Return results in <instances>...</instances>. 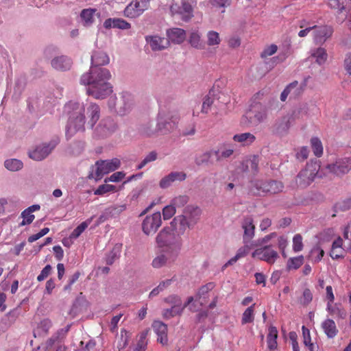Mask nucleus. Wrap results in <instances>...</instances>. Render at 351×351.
Masks as SVG:
<instances>
[{"mask_svg": "<svg viewBox=\"0 0 351 351\" xmlns=\"http://www.w3.org/2000/svg\"><path fill=\"white\" fill-rule=\"evenodd\" d=\"M110 58L102 51H95L91 56V66L89 72L84 73L80 84L88 86L86 93L97 99H103L112 92V85L108 82L111 77L108 69L101 67L109 63Z\"/></svg>", "mask_w": 351, "mask_h": 351, "instance_id": "obj_1", "label": "nucleus"}, {"mask_svg": "<svg viewBox=\"0 0 351 351\" xmlns=\"http://www.w3.org/2000/svg\"><path fill=\"white\" fill-rule=\"evenodd\" d=\"M184 232L182 225H178L172 220L169 226L164 227L158 233L156 242L159 247L180 254L183 245L182 235Z\"/></svg>", "mask_w": 351, "mask_h": 351, "instance_id": "obj_2", "label": "nucleus"}, {"mask_svg": "<svg viewBox=\"0 0 351 351\" xmlns=\"http://www.w3.org/2000/svg\"><path fill=\"white\" fill-rule=\"evenodd\" d=\"M69 107L72 109V111L70 112L66 127V136L71 138L77 132L85 130L86 115L85 106L83 103L70 102Z\"/></svg>", "mask_w": 351, "mask_h": 351, "instance_id": "obj_3", "label": "nucleus"}, {"mask_svg": "<svg viewBox=\"0 0 351 351\" xmlns=\"http://www.w3.org/2000/svg\"><path fill=\"white\" fill-rule=\"evenodd\" d=\"M248 193L254 196H266L281 192L284 188L283 184L274 180L254 179L250 181Z\"/></svg>", "mask_w": 351, "mask_h": 351, "instance_id": "obj_4", "label": "nucleus"}, {"mask_svg": "<svg viewBox=\"0 0 351 351\" xmlns=\"http://www.w3.org/2000/svg\"><path fill=\"white\" fill-rule=\"evenodd\" d=\"M176 125V121L169 112L160 111L158 114L156 129H152L151 125H147L144 128L143 132L147 136H151L155 132L166 134L172 132Z\"/></svg>", "mask_w": 351, "mask_h": 351, "instance_id": "obj_5", "label": "nucleus"}, {"mask_svg": "<svg viewBox=\"0 0 351 351\" xmlns=\"http://www.w3.org/2000/svg\"><path fill=\"white\" fill-rule=\"evenodd\" d=\"M201 215V209L198 206L193 205L186 206L182 215L175 217L173 219V223L178 225H182L183 230L186 231V228L193 229L197 223Z\"/></svg>", "mask_w": 351, "mask_h": 351, "instance_id": "obj_6", "label": "nucleus"}, {"mask_svg": "<svg viewBox=\"0 0 351 351\" xmlns=\"http://www.w3.org/2000/svg\"><path fill=\"white\" fill-rule=\"evenodd\" d=\"M267 104H250L249 110L242 117V123L249 125H257L267 118Z\"/></svg>", "mask_w": 351, "mask_h": 351, "instance_id": "obj_7", "label": "nucleus"}, {"mask_svg": "<svg viewBox=\"0 0 351 351\" xmlns=\"http://www.w3.org/2000/svg\"><path fill=\"white\" fill-rule=\"evenodd\" d=\"M60 139L56 137L48 142H43L28 151V156L35 161H42L47 158L59 144Z\"/></svg>", "mask_w": 351, "mask_h": 351, "instance_id": "obj_8", "label": "nucleus"}, {"mask_svg": "<svg viewBox=\"0 0 351 351\" xmlns=\"http://www.w3.org/2000/svg\"><path fill=\"white\" fill-rule=\"evenodd\" d=\"M319 165L315 161L307 163L295 177V184L298 187L305 189L312 183L319 169Z\"/></svg>", "mask_w": 351, "mask_h": 351, "instance_id": "obj_9", "label": "nucleus"}, {"mask_svg": "<svg viewBox=\"0 0 351 351\" xmlns=\"http://www.w3.org/2000/svg\"><path fill=\"white\" fill-rule=\"evenodd\" d=\"M121 165V162L118 158H112L111 160H99L95 162V171L92 169V171L88 176V179H95V180H100L104 175L107 174L111 171L117 169ZM94 167H92L93 169Z\"/></svg>", "mask_w": 351, "mask_h": 351, "instance_id": "obj_10", "label": "nucleus"}, {"mask_svg": "<svg viewBox=\"0 0 351 351\" xmlns=\"http://www.w3.org/2000/svg\"><path fill=\"white\" fill-rule=\"evenodd\" d=\"M194 4L195 0H181V5L173 3L170 6V12L173 15L178 14L183 21L188 22L193 17Z\"/></svg>", "mask_w": 351, "mask_h": 351, "instance_id": "obj_11", "label": "nucleus"}, {"mask_svg": "<svg viewBox=\"0 0 351 351\" xmlns=\"http://www.w3.org/2000/svg\"><path fill=\"white\" fill-rule=\"evenodd\" d=\"M328 5L336 11V21L342 23L351 10V0H328Z\"/></svg>", "mask_w": 351, "mask_h": 351, "instance_id": "obj_12", "label": "nucleus"}, {"mask_svg": "<svg viewBox=\"0 0 351 351\" xmlns=\"http://www.w3.org/2000/svg\"><path fill=\"white\" fill-rule=\"evenodd\" d=\"M117 129V124L111 117H106L100 121L94 130V136L105 138L112 135Z\"/></svg>", "mask_w": 351, "mask_h": 351, "instance_id": "obj_13", "label": "nucleus"}, {"mask_svg": "<svg viewBox=\"0 0 351 351\" xmlns=\"http://www.w3.org/2000/svg\"><path fill=\"white\" fill-rule=\"evenodd\" d=\"M326 169L329 173L341 177L351 170V157L338 158L335 162L328 164Z\"/></svg>", "mask_w": 351, "mask_h": 351, "instance_id": "obj_14", "label": "nucleus"}, {"mask_svg": "<svg viewBox=\"0 0 351 351\" xmlns=\"http://www.w3.org/2000/svg\"><path fill=\"white\" fill-rule=\"evenodd\" d=\"M149 0H135L129 3L124 10V16L135 19L148 9Z\"/></svg>", "mask_w": 351, "mask_h": 351, "instance_id": "obj_15", "label": "nucleus"}, {"mask_svg": "<svg viewBox=\"0 0 351 351\" xmlns=\"http://www.w3.org/2000/svg\"><path fill=\"white\" fill-rule=\"evenodd\" d=\"M162 224L161 215L160 212L147 216L142 223L143 232L147 234H154Z\"/></svg>", "mask_w": 351, "mask_h": 351, "instance_id": "obj_16", "label": "nucleus"}, {"mask_svg": "<svg viewBox=\"0 0 351 351\" xmlns=\"http://www.w3.org/2000/svg\"><path fill=\"white\" fill-rule=\"evenodd\" d=\"M178 256V254L162 249L161 254L153 259L152 265L154 268L171 266L177 260Z\"/></svg>", "mask_w": 351, "mask_h": 351, "instance_id": "obj_17", "label": "nucleus"}, {"mask_svg": "<svg viewBox=\"0 0 351 351\" xmlns=\"http://www.w3.org/2000/svg\"><path fill=\"white\" fill-rule=\"evenodd\" d=\"M253 258H258L261 261L273 264L279 257L276 251L272 250L270 245H266L262 248L256 250L252 254Z\"/></svg>", "mask_w": 351, "mask_h": 351, "instance_id": "obj_18", "label": "nucleus"}, {"mask_svg": "<svg viewBox=\"0 0 351 351\" xmlns=\"http://www.w3.org/2000/svg\"><path fill=\"white\" fill-rule=\"evenodd\" d=\"M51 66L58 71H68L73 66V60L65 55L56 56L51 60Z\"/></svg>", "mask_w": 351, "mask_h": 351, "instance_id": "obj_19", "label": "nucleus"}, {"mask_svg": "<svg viewBox=\"0 0 351 351\" xmlns=\"http://www.w3.org/2000/svg\"><path fill=\"white\" fill-rule=\"evenodd\" d=\"M84 106L85 114L88 119L87 125L92 129L100 117V108L99 105L92 102H86Z\"/></svg>", "mask_w": 351, "mask_h": 351, "instance_id": "obj_20", "label": "nucleus"}, {"mask_svg": "<svg viewBox=\"0 0 351 351\" xmlns=\"http://www.w3.org/2000/svg\"><path fill=\"white\" fill-rule=\"evenodd\" d=\"M290 121L291 117L288 114L277 119L271 127V132L280 136L287 134L290 128Z\"/></svg>", "mask_w": 351, "mask_h": 351, "instance_id": "obj_21", "label": "nucleus"}, {"mask_svg": "<svg viewBox=\"0 0 351 351\" xmlns=\"http://www.w3.org/2000/svg\"><path fill=\"white\" fill-rule=\"evenodd\" d=\"M133 105L132 97L128 93H124L121 97L117 100L115 106L119 115L123 116L128 113Z\"/></svg>", "mask_w": 351, "mask_h": 351, "instance_id": "obj_22", "label": "nucleus"}, {"mask_svg": "<svg viewBox=\"0 0 351 351\" xmlns=\"http://www.w3.org/2000/svg\"><path fill=\"white\" fill-rule=\"evenodd\" d=\"M186 178V175L182 171H172L163 177L159 183L161 189H167L175 181H184Z\"/></svg>", "mask_w": 351, "mask_h": 351, "instance_id": "obj_23", "label": "nucleus"}, {"mask_svg": "<svg viewBox=\"0 0 351 351\" xmlns=\"http://www.w3.org/2000/svg\"><path fill=\"white\" fill-rule=\"evenodd\" d=\"M314 39L317 45H322L326 40L330 38L333 33V28L331 26H322L314 29Z\"/></svg>", "mask_w": 351, "mask_h": 351, "instance_id": "obj_24", "label": "nucleus"}, {"mask_svg": "<svg viewBox=\"0 0 351 351\" xmlns=\"http://www.w3.org/2000/svg\"><path fill=\"white\" fill-rule=\"evenodd\" d=\"M167 36L169 43L171 41L178 45L182 43L186 38L185 30L178 27L168 29L167 30Z\"/></svg>", "mask_w": 351, "mask_h": 351, "instance_id": "obj_25", "label": "nucleus"}, {"mask_svg": "<svg viewBox=\"0 0 351 351\" xmlns=\"http://www.w3.org/2000/svg\"><path fill=\"white\" fill-rule=\"evenodd\" d=\"M145 40L153 51H162L169 45V40L158 36H147Z\"/></svg>", "mask_w": 351, "mask_h": 351, "instance_id": "obj_26", "label": "nucleus"}, {"mask_svg": "<svg viewBox=\"0 0 351 351\" xmlns=\"http://www.w3.org/2000/svg\"><path fill=\"white\" fill-rule=\"evenodd\" d=\"M254 221L252 217H246L242 223V228L244 230L243 236V242L248 243L254 236L255 226L253 223Z\"/></svg>", "mask_w": 351, "mask_h": 351, "instance_id": "obj_27", "label": "nucleus"}, {"mask_svg": "<svg viewBox=\"0 0 351 351\" xmlns=\"http://www.w3.org/2000/svg\"><path fill=\"white\" fill-rule=\"evenodd\" d=\"M259 160L257 156H252L250 158L243 160L239 167L242 172L251 171L254 175L258 172Z\"/></svg>", "mask_w": 351, "mask_h": 351, "instance_id": "obj_28", "label": "nucleus"}, {"mask_svg": "<svg viewBox=\"0 0 351 351\" xmlns=\"http://www.w3.org/2000/svg\"><path fill=\"white\" fill-rule=\"evenodd\" d=\"M152 328L158 335L157 341L162 345L167 343V326L160 321H154Z\"/></svg>", "mask_w": 351, "mask_h": 351, "instance_id": "obj_29", "label": "nucleus"}, {"mask_svg": "<svg viewBox=\"0 0 351 351\" xmlns=\"http://www.w3.org/2000/svg\"><path fill=\"white\" fill-rule=\"evenodd\" d=\"M27 84V78L25 75H21L15 80L14 86L13 88V94L12 96V99L18 101L24 91Z\"/></svg>", "mask_w": 351, "mask_h": 351, "instance_id": "obj_30", "label": "nucleus"}, {"mask_svg": "<svg viewBox=\"0 0 351 351\" xmlns=\"http://www.w3.org/2000/svg\"><path fill=\"white\" fill-rule=\"evenodd\" d=\"M215 91L216 90L214 88L210 89L208 94L204 97L201 110L202 113L207 114L212 106L215 108L219 107L217 104H215Z\"/></svg>", "mask_w": 351, "mask_h": 351, "instance_id": "obj_31", "label": "nucleus"}, {"mask_svg": "<svg viewBox=\"0 0 351 351\" xmlns=\"http://www.w3.org/2000/svg\"><path fill=\"white\" fill-rule=\"evenodd\" d=\"M215 287L214 282H208L202 286L195 296V300H199V304L203 306L206 302L207 295Z\"/></svg>", "mask_w": 351, "mask_h": 351, "instance_id": "obj_32", "label": "nucleus"}, {"mask_svg": "<svg viewBox=\"0 0 351 351\" xmlns=\"http://www.w3.org/2000/svg\"><path fill=\"white\" fill-rule=\"evenodd\" d=\"M322 327L324 332L326 333V336L330 339L335 337L338 333V330L336 327V324L332 319H326L322 323Z\"/></svg>", "mask_w": 351, "mask_h": 351, "instance_id": "obj_33", "label": "nucleus"}, {"mask_svg": "<svg viewBox=\"0 0 351 351\" xmlns=\"http://www.w3.org/2000/svg\"><path fill=\"white\" fill-rule=\"evenodd\" d=\"M300 90L298 81L290 83L281 93L280 100L285 101L289 94H292L293 96L298 95L300 93Z\"/></svg>", "mask_w": 351, "mask_h": 351, "instance_id": "obj_34", "label": "nucleus"}, {"mask_svg": "<svg viewBox=\"0 0 351 351\" xmlns=\"http://www.w3.org/2000/svg\"><path fill=\"white\" fill-rule=\"evenodd\" d=\"M86 300L83 295L82 293H80L74 300L73 305L71 308V313L77 314L86 307Z\"/></svg>", "mask_w": 351, "mask_h": 351, "instance_id": "obj_35", "label": "nucleus"}, {"mask_svg": "<svg viewBox=\"0 0 351 351\" xmlns=\"http://www.w3.org/2000/svg\"><path fill=\"white\" fill-rule=\"evenodd\" d=\"M213 154L214 151L210 150L201 154L196 155L195 158V163L199 167L213 164L210 158Z\"/></svg>", "mask_w": 351, "mask_h": 351, "instance_id": "obj_36", "label": "nucleus"}, {"mask_svg": "<svg viewBox=\"0 0 351 351\" xmlns=\"http://www.w3.org/2000/svg\"><path fill=\"white\" fill-rule=\"evenodd\" d=\"M278 330L275 326L269 328V333L267 337V346L272 350L277 348Z\"/></svg>", "mask_w": 351, "mask_h": 351, "instance_id": "obj_37", "label": "nucleus"}, {"mask_svg": "<svg viewBox=\"0 0 351 351\" xmlns=\"http://www.w3.org/2000/svg\"><path fill=\"white\" fill-rule=\"evenodd\" d=\"M233 139L234 141L243 143V145H247L252 143L255 141L256 137L254 134L250 132H246L235 134L233 136Z\"/></svg>", "mask_w": 351, "mask_h": 351, "instance_id": "obj_38", "label": "nucleus"}, {"mask_svg": "<svg viewBox=\"0 0 351 351\" xmlns=\"http://www.w3.org/2000/svg\"><path fill=\"white\" fill-rule=\"evenodd\" d=\"M96 11L95 9H84L80 13V17L83 21L84 26H90L94 21L93 14Z\"/></svg>", "mask_w": 351, "mask_h": 351, "instance_id": "obj_39", "label": "nucleus"}, {"mask_svg": "<svg viewBox=\"0 0 351 351\" xmlns=\"http://www.w3.org/2000/svg\"><path fill=\"white\" fill-rule=\"evenodd\" d=\"M189 42L194 48L199 49L204 48V43L201 40V36L197 31L192 32L190 34Z\"/></svg>", "mask_w": 351, "mask_h": 351, "instance_id": "obj_40", "label": "nucleus"}, {"mask_svg": "<svg viewBox=\"0 0 351 351\" xmlns=\"http://www.w3.org/2000/svg\"><path fill=\"white\" fill-rule=\"evenodd\" d=\"M304 263V256L302 255L290 258L287 263V270L298 269Z\"/></svg>", "mask_w": 351, "mask_h": 351, "instance_id": "obj_41", "label": "nucleus"}, {"mask_svg": "<svg viewBox=\"0 0 351 351\" xmlns=\"http://www.w3.org/2000/svg\"><path fill=\"white\" fill-rule=\"evenodd\" d=\"M94 216L90 218L86 219L85 221H83L79 226H77L71 232L70 235L71 239H77L78 238L81 234L86 229L88 226L91 223Z\"/></svg>", "mask_w": 351, "mask_h": 351, "instance_id": "obj_42", "label": "nucleus"}, {"mask_svg": "<svg viewBox=\"0 0 351 351\" xmlns=\"http://www.w3.org/2000/svg\"><path fill=\"white\" fill-rule=\"evenodd\" d=\"M4 166L9 171H16L23 168V163L20 160L12 158L6 160L4 162Z\"/></svg>", "mask_w": 351, "mask_h": 351, "instance_id": "obj_43", "label": "nucleus"}, {"mask_svg": "<svg viewBox=\"0 0 351 351\" xmlns=\"http://www.w3.org/2000/svg\"><path fill=\"white\" fill-rule=\"evenodd\" d=\"M343 240L341 237H339L337 239L333 241L332 244V249L330 252V256L332 259H339L344 256L342 254L336 253V250L341 248Z\"/></svg>", "mask_w": 351, "mask_h": 351, "instance_id": "obj_44", "label": "nucleus"}, {"mask_svg": "<svg viewBox=\"0 0 351 351\" xmlns=\"http://www.w3.org/2000/svg\"><path fill=\"white\" fill-rule=\"evenodd\" d=\"M327 310L331 315H336L341 319H344L346 317V311L341 308L337 304L332 306L330 303H328Z\"/></svg>", "mask_w": 351, "mask_h": 351, "instance_id": "obj_45", "label": "nucleus"}, {"mask_svg": "<svg viewBox=\"0 0 351 351\" xmlns=\"http://www.w3.org/2000/svg\"><path fill=\"white\" fill-rule=\"evenodd\" d=\"M311 147L314 154L320 157L323 154V147L321 141L317 137H313L311 140Z\"/></svg>", "mask_w": 351, "mask_h": 351, "instance_id": "obj_46", "label": "nucleus"}, {"mask_svg": "<svg viewBox=\"0 0 351 351\" xmlns=\"http://www.w3.org/2000/svg\"><path fill=\"white\" fill-rule=\"evenodd\" d=\"M312 55L316 58V62L319 64L324 63L328 57L326 49L322 47L317 48Z\"/></svg>", "mask_w": 351, "mask_h": 351, "instance_id": "obj_47", "label": "nucleus"}, {"mask_svg": "<svg viewBox=\"0 0 351 351\" xmlns=\"http://www.w3.org/2000/svg\"><path fill=\"white\" fill-rule=\"evenodd\" d=\"M125 208V205L112 206L106 208V210L108 212L110 218H114L119 216Z\"/></svg>", "mask_w": 351, "mask_h": 351, "instance_id": "obj_48", "label": "nucleus"}, {"mask_svg": "<svg viewBox=\"0 0 351 351\" xmlns=\"http://www.w3.org/2000/svg\"><path fill=\"white\" fill-rule=\"evenodd\" d=\"M183 308L179 306H171L170 308H167L163 311V317L165 319H170L177 315L182 314Z\"/></svg>", "mask_w": 351, "mask_h": 351, "instance_id": "obj_49", "label": "nucleus"}, {"mask_svg": "<svg viewBox=\"0 0 351 351\" xmlns=\"http://www.w3.org/2000/svg\"><path fill=\"white\" fill-rule=\"evenodd\" d=\"M171 284V280H166L160 282V284L154 288L149 293V297L153 298L159 294Z\"/></svg>", "mask_w": 351, "mask_h": 351, "instance_id": "obj_50", "label": "nucleus"}, {"mask_svg": "<svg viewBox=\"0 0 351 351\" xmlns=\"http://www.w3.org/2000/svg\"><path fill=\"white\" fill-rule=\"evenodd\" d=\"M255 304L249 306L243 313L242 324L252 323L254 321V308Z\"/></svg>", "mask_w": 351, "mask_h": 351, "instance_id": "obj_51", "label": "nucleus"}, {"mask_svg": "<svg viewBox=\"0 0 351 351\" xmlns=\"http://www.w3.org/2000/svg\"><path fill=\"white\" fill-rule=\"evenodd\" d=\"M116 190V186L112 184H101L94 191L95 195H103L109 192H114Z\"/></svg>", "mask_w": 351, "mask_h": 351, "instance_id": "obj_52", "label": "nucleus"}, {"mask_svg": "<svg viewBox=\"0 0 351 351\" xmlns=\"http://www.w3.org/2000/svg\"><path fill=\"white\" fill-rule=\"evenodd\" d=\"M59 49L53 45L47 47L44 50V56L47 59H52L56 56H59Z\"/></svg>", "mask_w": 351, "mask_h": 351, "instance_id": "obj_53", "label": "nucleus"}, {"mask_svg": "<svg viewBox=\"0 0 351 351\" xmlns=\"http://www.w3.org/2000/svg\"><path fill=\"white\" fill-rule=\"evenodd\" d=\"M207 43L210 46L219 45L220 43L219 36L217 32L209 31L207 34Z\"/></svg>", "mask_w": 351, "mask_h": 351, "instance_id": "obj_54", "label": "nucleus"}, {"mask_svg": "<svg viewBox=\"0 0 351 351\" xmlns=\"http://www.w3.org/2000/svg\"><path fill=\"white\" fill-rule=\"evenodd\" d=\"M250 104H267L265 101V91L260 90L255 93L251 99Z\"/></svg>", "mask_w": 351, "mask_h": 351, "instance_id": "obj_55", "label": "nucleus"}, {"mask_svg": "<svg viewBox=\"0 0 351 351\" xmlns=\"http://www.w3.org/2000/svg\"><path fill=\"white\" fill-rule=\"evenodd\" d=\"M302 248V237L300 234H297L293 238V250L295 252H300Z\"/></svg>", "mask_w": 351, "mask_h": 351, "instance_id": "obj_56", "label": "nucleus"}, {"mask_svg": "<svg viewBox=\"0 0 351 351\" xmlns=\"http://www.w3.org/2000/svg\"><path fill=\"white\" fill-rule=\"evenodd\" d=\"M21 217L23 219V221L20 223V226H23L25 225L30 224L34 219L35 216L32 215L31 213L27 212L26 209H25L21 215Z\"/></svg>", "mask_w": 351, "mask_h": 351, "instance_id": "obj_57", "label": "nucleus"}, {"mask_svg": "<svg viewBox=\"0 0 351 351\" xmlns=\"http://www.w3.org/2000/svg\"><path fill=\"white\" fill-rule=\"evenodd\" d=\"M176 214V208L172 204L164 207L162 215L165 220L169 219Z\"/></svg>", "mask_w": 351, "mask_h": 351, "instance_id": "obj_58", "label": "nucleus"}, {"mask_svg": "<svg viewBox=\"0 0 351 351\" xmlns=\"http://www.w3.org/2000/svg\"><path fill=\"white\" fill-rule=\"evenodd\" d=\"M189 202V197L186 195H180L174 198L172 201V205L176 207H183Z\"/></svg>", "mask_w": 351, "mask_h": 351, "instance_id": "obj_59", "label": "nucleus"}, {"mask_svg": "<svg viewBox=\"0 0 351 351\" xmlns=\"http://www.w3.org/2000/svg\"><path fill=\"white\" fill-rule=\"evenodd\" d=\"M127 330L123 329L121 331V341L119 342L117 348L120 350H123L128 344L129 336L128 335Z\"/></svg>", "mask_w": 351, "mask_h": 351, "instance_id": "obj_60", "label": "nucleus"}, {"mask_svg": "<svg viewBox=\"0 0 351 351\" xmlns=\"http://www.w3.org/2000/svg\"><path fill=\"white\" fill-rule=\"evenodd\" d=\"M313 300V294L309 289H305L303 291L300 303L303 305H308Z\"/></svg>", "mask_w": 351, "mask_h": 351, "instance_id": "obj_61", "label": "nucleus"}, {"mask_svg": "<svg viewBox=\"0 0 351 351\" xmlns=\"http://www.w3.org/2000/svg\"><path fill=\"white\" fill-rule=\"evenodd\" d=\"M125 176V173L123 171H117L112 173L110 177L106 178L104 180V182L107 183L108 182H117L121 181Z\"/></svg>", "mask_w": 351, "mask_h": 351, "instance_id": "obj_62", "label": "nucleus"}, {"mask_svg": "<svg viewBox=\"0 0 351 351\" xmlns=\"http://www.w3.org/2000/svg\"><path fill=\"white\" fill-rule=\"evenodd\" d=\"M131 25L128 23L126 21L121 19H114V28H118L121 29H130Z\"/></svg>", "mask_w": 351, "mask_h": 351, "instance_id": "obj_63", "label": "nucleus"}, {"mask_svg": "<svg viewBox=\"0 0 351 351\" xmlns=\"http://www.w3.org/2000/svg\"><path fill=\"white\" fill-rule=\"evenodd\" d=\"M165 302L169 304H172V306H179L181 307L182 301L179 296L176 295H171L165 298Z\"/></svg>", "mask_w": 351, "mask_h": 351, "instance_id": "obj_64", "label": "nucleus"}]
</instances>
